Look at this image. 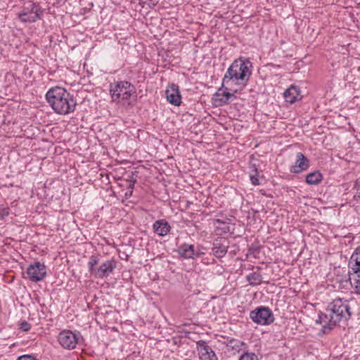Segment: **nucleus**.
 <instances>
[{
    "label": "nucleus",
    "mask_w": 360,
    "mask_h": 360,
    "mask_svg": "<svg viewBox=\"0 0 360 360\" xmlns=\"http://www.w3.org/2000/svg\"><path fill=\"white\" fill-rule=\"evenodd\" d=\"M252 65L249 58L236 59L227 69L222 86H236L242 90L248 83L252 75Z\"/></svg>",
    "instance_id": "1"
},
{
    "label": "nucleus",
    "mask_w": 360,
    "mask_h": 360,
    "mask_svg": "<svg viewBox=\"0 0 360 360\" xmlns=\"http://www.w3.org/2000/svg\"><path fill=\"white\" fill-rule=\"evenodd\" d=\"M327 313L319 315V322L323 324V333L333 329L341 321H347L352 316L348 300L335 299L328 307Z\"/></svg>",
    "instance_id": "2"
},
{
    "label": "nucleus",
    "mask_w": 360,
    "mask_h": 360,
    "mask_svg": "<svg viewBox=\"0 0 360 360\" xmlns=\"http://www.w3.org/2000/svg\"><path fill=\"white\" fill-rule=\"evenodd\" d=\"M46 99L54 112L58 115H68L75 111L76 102L73 96L65 89L54 86L46 94Z\"/></svg>",
    "instance_id": "3"
},
{
    "label": "nucleus",
    "mask_w": 360,
    "mask_h": 360,
    "mask_svg": "<svg viewBox=\"0 0 360 360\" xmlns=\"http://www.w3.org/2000/svg\"><path fill=\"white\" fill-rule=\"evenodd\" d=\"M98 258L92 255L88 262L89 271L91 276L96 278H104L109 276L117 266V262L115 259H107L102 262L99 266Z\"/></svg>",
    "instance_id": "4"
},
{
    "label": "nucleus",
    "mask_w": 360,
    "mask_h": 360,
    "mask_svg": "<svg viewBox=\"0 0 360 360\" xmlns=\"http://www.w3.org/2000/svg\"><path fill=\"white\" fill-rule=\"evenodd\" d=\"M110 94L114 102L129 101L131 96L136 97V89L129 82L120 81L110 84Z\"/></svg>",
    "instance_id": "5"
},
{
    "label": "nucleus",
    "mask_w": 360,
    "mask_h": 360,
    "mask_svg": "<svg viewBox=\"0 0 360 360\" xmlns=\"http://www.w3.org/2000/svg\"><path fill=\"white\" fill-rule=\"evenodd\" d=\"M250 317L253 322L262 326L269 325L274 321L271 310L267 307H258L250 313Z\"/></svg>",
    "instance_id": "6"
},
{
    "label": "nucleus",
    "mask_w": 360,
    "mask_h": 360,
    "mask_svg": "<svg viewBox=\"0 0 360 360\" xmlns=\"http://www.w3.org/2000/svg\"><path fill=\"white\" fill-rule=\"evenodd\" d=\"M80 333L72 332L70 330H63L58 335V342L60 345L68 350L73 349L79 342Z\"/></svg>",
    "instance_id": "7"
},
{
    "label": "nucleus",
    "mask_w": 360,
    "mask_h": 360,
    "mask_svg": "<svg viewBox=\"0 0 360 360\" xmlns=\"http://www.w3.org/2000/svg\"><path fill=\"white\" fill-rule=\"evenodd\" d=\"M26 273L30 281L38 282L44 279L46 275V266L39 262H35L29 265Z\"/></svg>",
    "instance_id": "8"
},
{
    "label": "nucleus",
    "mask_w": 360,
    "mask_h": 360,
    "mask_svg": "<svg viewBox=\"0 0 360 360\" xmlns=\"http://www.w3.org/2000/svg\"><path fill=\"white\" fill-rule=\"evenodd\" d=\"M39 18V8L34 3L30 2L19 13V19L23 22H34Z\"/></svg>",
    "instance_id": "9"
},
{
    "label": "nucleus",
    "mask_w": 360,
    "mask_h": 360,
    "mask_svg": "<svg viewBox=\"0 0 360 360\" xmlns=\"http://www.w3.org/2000/svg\"><path fill=\"white\" fill-rule=\"evenodd\" d=\"M309 165V159L302 153L299 152L296 154L294 165L290 167V172L292 174H300L307 171Z\"/></svg>",
    "instance_id": "10"
},
{
    "label": "nucleus",
    "mask_w": 360,
    "mask_h": 360,
    "mask_svg": "<svg viewBox=\"0 0 360 360\" xmlns=\"http://www.w3.org/2000/svg\"><path fill=\"white\" fill-rule=\"evenodd\" d=\"M167 101L175 105L179 106L181 103V96L179 89V86L175 84H172L168 86L165 91Z\"/></svg>",
    "instance_id": "11"
},
{
    "label": "nucleus",
    "mask_w": 360,
    "mask_h": 360,
    "mask_svg": "<svg viewBox=\"0 0 360 360\" xmlns=\"http://www.w3.org/2000/svg\"><path fill=\"white\" fill-rule=\"evenodd\" d=\"M197 349L200 360H217L215 353L205 341L197 342Z\"/></svg>",
    "instance_id": "12"
},
{
    "label": "nucleus",
    "mask_w": 360,
    "mask_h": 360,
    "mask_svg": "<svg viewBox=\"0 0 360 360\" xmlns=\"http://www.w3.org/2000/svg\"><path fill=\"white\" fill-rule=\"evenodd\" d=\"M283 96L285 101L290 104H292L296 101L301 100L302 97L300 94V89L293 85L285 91Z\"/></svg>",
    "instance_id": "13"
},
{
    "label": "nucleus",
    "mask_w": 360,
    "mask_h": 360,
    "mask_svg": "<svg viewBox=\"0 0 360 360\" xmlns=\"http://www.w3.org/2000/svg\"><path fill=\"white\" fill-rule=\"evenodd\" d=\"M227 249L228 241L224 238L216 240L213 243V253L218 258L223 257L226 254Z\"/></svg>",
    "instance_id": "14"
},
{
    "label": "nucleus",
    "mask_w": 360,
    "mask_h": 360,
    "mask_svg": "<svg viewBox=\"0 0 360 360\" xmlns=\"http://www.w3.org/2000/svg\"><path fill=\"white\" fill-rule=\"evenodd\" d=\"M153 229L155 233L160 236H166L170 231V225L165 219H160L153 224Z\"/></svg>",
    "instance_id": "15"
},
{
    "label": "nucleus",
    "mask_w": 360,
    "mask_h": 360,
    "mask_svg": "<svg viewBox=\"0 0 360 360\" xmlns=\"http://www.w3.org/2000/svg\"><path fill=\"white\" fill-rule=\"evenodd\" d=\"M179 255L186 258L191 259L194 258L195 256V250L193 245L188 244H183L179 248Z\"/></svg>",
    "instance_id": "16"
},
{
    "label": "nucleus",
    "mask_w": 360,
    "mask_h": 360,
    "mask_svg": "<svg viewBox=\"0 0 360 360\" xmlns=\"http://www.w3.org/2000/svg\"><path fill=\"white\" fill-rule=\"evenodd\" d=\"M323 180V175L319 171H314L309 173L305 178V181L309 185H318Z\"/></svg>",
    "instance_id": "17"
},
{
    "label": "nucleus",
    "mask_w": 360,
    "mask_h": 360,
    "mask_svg": "<svg viewBox=\"0 0 360 360\" xmlns=\"http://www.w3.org/2000/svg\"><path fill=\"white\" fill-rule=\"evenodd\" d=\"M257 269L259 270L260 268L257 267ZM246 280L252 286L258 285L262 282V276L259 271H253L246 276Z\"/></svg>",
    "instance_id": "18"
},
{
    "label": "nucleus",
    "mask_w": 360,
    "mask_h": 360,
    "mask_svg": "<svg viewBox=\"0 0 360 360\" xmlns=\"http://www.w3.org/2000/svg\"><path fill=\"white\" fill-rule=\"evenodd\" d=\"M349 281L356 294L360 295V273H349Z\"/></svg>",
    "instance_id": "19"
},
{
    "label": "nucleus",
    "mask_w": 360,
    "mask_h": 360,
    "mask_svg": "<svg viewBox=\"0 0 360 360\" xmlns=\"http://www.w3.org/2000/svg\"><path fill=\"white\" fill-rule=\"evenodd\" d=\"M225 89L226 91H223V94H224L225 96V100L223 101H222V103H229L230 101L233 99V98H236V96H234L233 94H231L229 92V91H233L234 93H238V92H240L241 90L239 89V87L236 88V89H232L233 86H223Z\"/></svg>",
    "instance_id": "20"
},
{
    "label": "nucleus",
    "mask_w": 360,
    "mask_h": 360,
    "mask_svg": "<svg viewBox=\"0 0 360 360\" xmlns=\"http://www.w3.org/2000/svg\"><path fill=\"white\" fill-rule=\"evenodd\" d=\"M360 262V246L357 247L354 252L352 253V256L350 257V259L349 260L348 265L355 264V265H357Z\"/></svg>",
    "instance_id": "21"
},
{
    "label": "nucleus",
    "mask_w": 360,
    "mask_h": 360,
    "mask_svg": "<svg viewBox=\"0 0 360 360\" xmlns=\"http://www.w3.org/2000/svg\"><path fill=\"white\" fill-rule=\"evenodd\" d=\"M220 89L217 92L213 97V101L216 106H222L224 105H226L227 103H222V101H224L225 99V96L222 93H220Z\"/></svg>",
    "instance_id": "22"
},
{
    "label": "nucleus",
    "mask_w": 360,
    "mask_h": 360,
    "mask_svg": "<svg viewBox=\"0 0 360 360\" xmlns=\"http://www.w3.org/2000/svg\"><path fill=\"white\" fill-rule=\"evenodd\" d=\"M244 345V343L236 339H231L229 341L227 346L231 348L233 350L239 351L241 349V347Z\"/></svg>",
    "instance_id": "23"
},
{
    "label": "nucleus",
    "mask_w": 360,
    "mask_h": 360,
    "mask_svg": "<svg viewBox=\"0 0 360 360\" xmlns=\"http://www.w3.org/2000/svg\"><path fill=\"white\" fill-rule=\"evenodd\" d=\"M238 360H259V358L254 352H246L240 356Z\"/></svg>",
    "instance_id": "24"
},
{
    "label": "nucleus",
    "mask_w": 360,
    "mask_h": 360,
    "mask_svg": "<svg viewBox=\"0 0 360 360\" xmlns=\"http://www.w3.org/2000/svg\"><path fill=\"white\" fill-rule=\"evenodd\" d=\"M250 181L252 185L257 186V185L260 184L259 177H258V172L256 168L254 169V174H250Z\"/></svg>",
    "instance_id": "25"
},
{
    "label": "nucleus",
    "mask_w": 360,
    "mask_h": 360,
    "mask_svg": "<svg viewBox=\"0 0 360 360\" xmlns=\"http://www.w3.org/2000/svg\"><path fill=\"white\" fill-rule=\"evenodd\" d=\"M9 215V208L0 205V217L2 219Z\"/></svg>",
    "instance_id": "26"
},
{
    "label": "nucleus",
    "mask_w": 360,
    "mask_h": 360,
    "mask_svg": "<svg viewBox=\"0 0 360 360\" xmlns=\"http://www.w3.org/2000/svg\"><path fill=\"white\" fill-rule=\"evenodd\" d=\"M349 266V273H360V262L355 265V264L348 265Z\"/></svg>",
    "instance_id": "27"
},
{
    "label": "nucleus",
    "mask_w": 360,
    "mask_h": 360,
    "mask_svg": "<svg viewBox=\"0 0 360 360\" xmlns=\"http://www.w3.org/2000/svg\"><path fill=\"white\" fill-rule=\"evenodd\" d=\"M20 328L23 331L27 332L30 330L31 325L28 322L24 321L20 323Z\"/></svg>",
    "instance_id": "28"
},
{
    "label": "nucleus",
    "mask_w": 360,
    "mask_h": 360,
    "mask_svg": "<svg viewBox=\"0 0 360 360\" xmlns=\"http://www.w3.org/2000/svg\"><path fill=\"white\" fill-rule=\"evenodd\" d=\"M17 360H39V359H37V358H35L33 356L27 354V355H22V356H19Z\"/></svg>",
    "instance_id": "29"
},
{
    "label": "nucleus",
    "mask_w": 360,
    "mask_h": 360,
    "mask_svg": "<svg viewBox=\"0 0 360 360\" xmlns=\"http://www.w3.org/2000/svg\"><path fill=\"white\" fill-rule=\"evenodd\" d=\"M355 197L360 198V176L359 179L356 181V192L355 194Z\"/></svg>",
    "instance_id": "30"
},
{
    "label": "nucleus",
    "mask_w": 360,
    "mask_h": 360,
    "mask_svg": "<svg viewBox=\"0 0 360 360\" xmlns=\"http://www.w3.org/2000/svg\"><path fill=\"white\" fill-rule=\"evenodd\" d=\"M202 255H204L203 252H201L200 250H197V251L195 250V256H194V257H200Z\"/></svg>",
    "instance_id": "31"
},
{
    "label": "nucleus",
    "mask_w": 360,
    "mask_h": 360,
    "mask_svg": "<svg viewBox=\"0 0 360 360\" xmlns=\"http://www.w3.org/2000/svg\"><path fill=\"white\" fill-rule=\"evenodd\" d=\"M140 1L143 2V3H146L147 1V0H140ZM148 1H149L150 3H151L153 5H155L156 3L158 2V0H148Z\"/></svg>",
    "instance_id": "32"
}]
</instances>
